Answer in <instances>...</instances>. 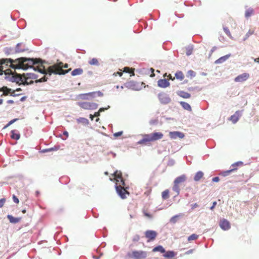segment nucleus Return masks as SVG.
<instances>
[{
	"mask_svg": "<svg viewBox=\"0 0 259 259\" xmlns=\"http://www.w3.org/2000/svg\"><path fill=\"white\" fill-rule=\"evenodd\" d=\"M158 98L161 104H167L170 102V97L165 93H160L158 95Z\"/></svg>",
	"mask_w": 259,
	"mask_h": 259,
	"instance_id": "nucleus-7",
	"label": "nucleus"
},
{
	"mask_svg": "<svg viewBox=\"0 0 259 259\" xmlns=\"http://www.w3.org/2000/svg\"><path fill=\"white\" fill-rule=\"evenodd\" d=\"M78 105L85 110H95L98 108V104L93 102H78Z\"/></svg>",
	"mask_w": 259,
	"mask_h": 259,
	"instance_id": "nucleus-6",
	"label": "nucleus"
},
{
	"mask_svg": "<svg viewBox=\"0 0 259 259\" xmlns=\"http://www.w3.org/2000/svg\"><path fill=\"white\" fill-rule=\"evenodd\" d=\"M157 235V232L153 230H148L145 232V236L146 238L148 239V242L154 240L156 238Z\"/></svg>",
	"mask_w": 259,
	"mask_h": 259,
	"instance_id": "nucleus-10",
	"label": "nucleus"
},
{
	"mask_svg": "<svg viewBox=\"0 0 259 259\" xmlns=\"http://www.w3.org/2000/svg\"><path fill=\"white\" fill-rule=\"evenodd\" d=\"M78 121L79 122H85V121H88V120L84 118H80L79 119H78Z\"/></svg>",
	"mask_w": 259,
	"mask_h": 259,
	"instance_id": "nucleus-51",
	"label": "nucleus"
},
{
	"mask_svg": "<svg viewBox=\"0 0 259 259\" xmlns=\"http://www.w3.org/2000/svg\"><path fill=\"white\" fill-rule=\"evenodd\" d=\"M8 218L9 219L11 223H16L19 221V219L18 218H14L10 215H8Z\"/></svg>",
	"mask_w": 259,
	"mask_h": 259,
	"instance_id": "nucleus-38",
	"label": "nucleus"
},
{
	"mask_svg": "<svg viewBox=\"0 0 259 259\" xmlns=\"http://www.w3.org/2000/svg\"><path fill=\"white\" fill-rule=\"evenodd\" d=\"M96 94H97L99 96H103V93L100 91H98L97 92H93L85 94H80L78 95V98L81 100H88L89 99V97L93 98Z\"/></svg>",
	"mask_w": 259,
	"mask_h": 259,
	"instance_id": "nucleus-8",
	"label": "nucleus"
},
{
	"mask_svg": "<svg viewBox=\"0 0 259 259\" xmlns=\"http://www.w3.org/2000/svg\"><path fill=\"white\" fill-rule=\"evenodd\" d=\"M82 73H83L82 69L79 68H76V69H74L71 72V75L72 76H76V75H80Z\"/></svg>",
	"mask_w": 259,
	"mask_h": 259,
	"instance_id": "nucleus-29",
	"label": "nucleus"
},
{
	"mask_svg": "<svg viewBox=\"0 0 259 259\" xmlns=\"http://www.w3.org/2000/svg\"><path fill=\"white\" fill-rule=\"evenodd\" d=\"M127 256L132 259H146L148 253L144 250H134L127 253Z\"/></svg>",
	"mask_w": 259,
	"mask_h": 259,
	"instance_id": "nucleus-4",
	"label": "nucleus"
},
{
	"mask_svg": "<svg viewBox=\"0 0 259 259\" xmlns=\"http://www.w3.org/2000/svg\"><path fill=\"white\" fill-rule=\"evenodd\" d=\"M157 251H159L161 253H164L165 252V249L161 245H158L157 246L155 247L152 249V252H155Z\"/></svg>",
	"mask_w": 259,
	"mask_h": 259,
	"instance_id": "nucleus-28",
	"label": "nucleus"
},
{
	"mask_svg": "<svg viewBox=\"0 0 259 259\" xmlns=\"http://www.w3.org/2000/svg\"><path fill=\"white\" fill-rule=\"evenodd\" d=\"M203 175L204 174L203 172L199 171L195 175L194 179L195 181H198L203 177Z\"/></svg>",
	"mask_w": 259,
	"mask_h": 259,
	"instance_id": "nucleus-30",
	"label": "nucleus"
},
{
	"mask_svg": "<svg viewBox=\"0 0 259 259\" xmlns=\"http://www.w3.org/2000/svg\"><path fill=\"white\" fill-rule=\"evenodd\" d=\"M152 141H156L162 138L163 135L160 132H155L150 134Z\"/></svg>",
	"mask_w": 259,
	"mask_h": 259,
	"instance_id": "nucleus-20",
	"label": "nucleus"
},
{
	"mask_svg": "<svg viewBox=\"0 0 259 259\" xmlns=\"http://www.w3.org/2000/svg\"><path fill=\"white\" fill-rule=\"evenodd\" d=\"M24 78H23L24 84L26 85L30 84L33 83V80L28 81V79H36L37 75L34 73H29L24 74Z\"/></svg>",
	"mask_w": 259,
	"mask_h": 259,
	"instance_id": "nucleus-9",
	"label": "nucleus"
},
{
	"mask_svg": "<svg viewBox=\"0 0 259 259\" xmlns=\"http://www.w3.org/2000/svg\"><path fill=\"white\" fill-rule=\"evenodd\" d=\"M250 77L249 74L248 73H243L238 75L234 79V81L236 82H242L247 80Z\"/></svg>",
	"mask_w": 259,
	"mask_h": 259,
	"instance_id": "nucleus-11",
	"label": "nucleus"
},
{
	"mask_svg": "<svg viewBox=\"0 0 259 259\" xmlns=\"http://www.w3.org/2000/svg\"><path fill=\"white\" fill-rule=\"evenodd\" d=\"M188 73L192 76H194L195 75V73L193 70H189Z\"/></svg>",
	"mask_w": 259,
	"mask_h": 259,
	"instance_id": "nucleus-52",
	"label": "nucleus"
},
{
	"mask_svg": "<svg viewBox=\"0 0 259 259\" xmlns=\"http://www.w3.org/2000/svg\"><path fill=\"white\" fill-rule=\"evenodd\" d=\"M177 95L185 99H188L191 97V95L189 93L183 91H178L177 92Z\"/></svg>",
	"mask_w": 259,
	"mask_h": 259,
	"instance_id": "nucleus-24",
	"label": "nucleus"
},
{
	"mask_svg": "<svg viewBox=\"0 0 259 259\" xmlns=\"http://www.w3.org/2000/svg\"><path fill=\"white\" fill-rule=\"evenodd\" d=\"M40 61V59H31L21 57L15 60L11 59H0V75H2L4 69L10 66L14 69H22L24 70L29 68L34 69V65L36 64Z\"/></svg>",
	"mask_w": 259,
	"mask_h": 259,
	"instance_id": "nucleus-1",
	"label": "nucleus"
},
{
	"mask_svg": "<svg viewBox=\"0 0 259 259\" xmlns=\"http://www.w3.org/2000/svg\"><path fill=\"white\" fill-rule=\"evenodd\" d=\"M172 190L175 191L177 194H179L180 192V188L179 185L174 183V186L172 187Z\"/></svg>",
	"mask_w": 259,
	"mask_h": 259,
	"instance_id": "nucleus-40",
	"label": "nucleus"
},
{
	"mask_svg": "<svg viewBox=\"0 0 259 259\" xmlns=\"http://www.w3.org/2000/svg\"><path fill=\"white\" fill-rule=\"evenodd\" d=\"M13 199L14 202H15L17 204L19 203V201L18 198L14 195L13 196Z\"/></svg>",
	"mask_w": 259,
	"mask_h": 259,
	"instance_id": "nucleus-44",
	"label": "nucleus"
},
{
	"mask_svg": "<svg viewBox=\"0 0 259 259\" xmlns=\"http://www.w3.org/2000/svg\"><path fill=\"white\" fill-rule=\"evenodd\" d=\"M220 180V179L219 177H214L213 179H212V181L214 182H219Z\"/></svg>",
	"mask_w": 259,
	"mask_h": 259,
	"instance_id": "nucleus-54",
	"label": "nucleus"
},
{
	"mask_svg": "<svg viewBox=\"0 0 259 259\" xmlns=\"http://www.w3.org/2000/svg\"><path fill=\"white\" fill-rule=\"evenodd\" d=\"M230 56V55H227L224 56H223V57L220 58L219 59H218V60H217L214 63L215 64L222 63L225 62L226 60H227Z\"/></svg>",
	"mask_w": 259,
	"mask_h": 259,
	"instance_id": "nucleus-26",
	"label": "nucleus"
},
{
	"mask_svg": "<svg viewBox=\"0 0 259 259\" xmlns=\"http://www.w3.org/2000/svg\"><path fill=\"white\" fill-rule=\"evenodd\" d=\"M169 137L171 139H176L177 138H179L180 139H183L185 135L183 133L180 132H170L169 133Z\"/></svg>",
	"mask_w": 259,
	"mask_h": 259,
	"instance_id": "nucleus-13",
	"label": "nucleus"
},
{
	"mask_svg": "<svg viewBox=\"0 0 259 259\" xmlns=\"http://www.w3.org/2000/svg\"><path fill=\"white\" fill-rule=\"evenodd\" d=\"M5 202L6 199L5 198H2L0 199V207H2L4 206Z\"/></svg>",
	"mask_w": 259,
	"mask_h": 259,
	"instance_id": "nucleus-43",
	"label": "nucleus"
},
{
	"mask_svg": "<svg viewBox=\"0 0 259 259\" xmlns=\"http://www.w3.org/2000/svg\"><path fill=\"white\" fill-rule=\"evenodd\" d=\"M104 110H105V108H100V109L99 110V111H99L100 112H102V111H104Z\"/></svg>",
	"mask_w": 259,
	"mask_h": 259,
	"instance_id": "nucleus-59",
	"label": "nucleus"
},
{
	"mask_svg": "<svg viewBox=\"0 0 259 259\" xmlns=\"http://www.w3.org/2000/svg\"><path fill=\"white\" fill-rule=\"evenodd\" d=\"M175 76L177 79L180 80H182L184 78V75L182 71H178L176 72L175 74Z\"/></svg>",
	"mask_w": 259,
	"mask_h": 259,
	"instance_id": "nucleus-34",
	"label": "nucleus"
},
{
	"mask_svg": "<svg viewBox=\"0 0 259 259\" xmlns=\"http://www.w3.org/2000/svg\"><path fill=\"white\" fill-rule=\"evenodd\" d=\"M21 89H20V88H18V89H17L16 90H13V91H12V92L11 93V96H16L17 95L15 94V92L16 91H21Z\"/></svg>",
	"mask_w": 259,
	"mask_h": 259,
	"instance_id": "nucleus-48",
	"label": "nucleus"
},
{
	"mask_svg": "<svg viewBox=\"0 0 259 259\" xmlns=\"http://www.w3.org/2000/svg\"><path fill=\"white\" fill-rule=\"evenodd\" d=\"M0 92H3V95L7 96L9 94H11L12 90L11 89L8 88L7 87L4 86L2 88H0Z\"/></svg>",
	"mask_w": 259,
	"mask_h": 259,
	"instance_id": "nucleus-25",
	"label": "nucleus"
},
{
	"mask_svg": "<svg viewBox=\"0 0 259 259\" xmlns=\"http://www.w3.org/2000/svg\"><path fill=\"white\" fill-rule=\"evenodd\" d=\"M54 150V148H49V149H46L44 150L43 152H49V151H53Z\"/></svg>",
	"mask_w": 259,
	"mask_h": 259,
	"instance_id": "nucleus-53",
	"label": "nucleus"
},
{
	"mask_svg": "<svg viewBox=\"0 0 259 259\" xmlns=\"http://www.w3.org/2000/svg\"><path fill=\"white\" fill-rule=\"evenodd\" d=\"M239 163V162H237V163H235L232 164V166L233 168H232V169H231L230 170L224 171L222 172V175L224 177L228 176L230 172L235 170L237 169L236 166L238 165Z\"/></svg>",
	"mask_w": 259,
	"mask_h": 259,
	"instance_id": "nucleus-21",
	"label": "nucleus"
},
{
	"mask_svg": "<svg viewBox=\"0 0 259 259\" xmlns=\"http://www.w3.org/2000/svg\"><path fill=\"white\" fill-rule=\"evenodd\" d=\"M47 81V78L45 76H44V77L40 78L39 79L36 80V82H44V81Z\"/></svg>",
	"mask_w": 259,
	"mask_h": 259,
	"instance_id": "nucleus-47",
	"label": "nucleus"
},
{
	"mask_svg": "<svg viewBox=\"0 0 259 259\" xmlns=\"http://www.w3.org/2000/svg\"><path fill=\"white\" fill-rule=\"evenodd\" d=\"M224 30L225 32V33L227 34V35L229 36L230 37H231V33L228 29V27H224Z\"/></svg>",
	"mask_w": 259,
	"mask_h": 259,
	"instance_id": "nucleus-42",
	"label": "nucleus"
},
{
	"mask_svg": "<svg viewBox=\"0 0 259 259\" xmlns=\"http://www.w3.org/2000/svg\"><path fill=\"white\" fill-rule=\"evenodd\" d=\"M182 215H183L182 214H179L178 215H174L170 219V222L172 224H175L178 221V219L180 217H182Z\"/></svg>",
	"mask_w": 259,
	"mask_h": 259,
	"instance_id": "nucleus-33",
	"label": "nucleus"
},
{
	"mask_svg": "<svg viewBox=\"0 0 259 259\" xmlns=\"http://www.w3.org/2000/svg\"><path fill=\"white\" fill-rule=\"evenodd\" d=\"M12 135L11 138L15 140H18L20 139V135L18 133H16L15 132V131H11Z\"/></svg>",
	"mask_w": 259,
	"mask_h": 259,
	"instance_id": "nucleus-35",
	"label": "nucleus"
},
{
	"mask_svg": "<svg viewBox=\"0 0 259 259\" xmlns=\"http://www.w3.org/2000/svg\"><path fill=\"white\" fill-rule=\"evenodd\" d=\"M122 74V72L120 71H118L117 72H115L113 73V75L114 76H116L117 75H119L120 76H121Z\"/></svg>",
	"mask_w": 259,
	"mask_h": 259,
	"instance_id": "nucleus-50",
	"label": "nucleus"
},
{
	"mask_svg": "<svg viewBox=\"0 0 259 259\" xmlns=\"http://www.w3.org/2000/svg\"><path fill=\"white\" fill-rule=\"evenodd\" d=\"M169 79L174 80V78H172V76L170 74H169L167 76Z\"/></svg>",
	"mask_w": 259,
	"mask_h": 259,
	"instance_id": "nucleus-60",
	"label": "nucleus"
},
{
	"mask_svg": "<svg viewBox=\"0 0 259 259\" xmlns=\"http://www.w3.org/2000/svg\"><path fill=\"white\" fill-rule=\"evenodd\" d=\"M253 10L251 8L248 9L245 11V16L246 18H248L253 14Z\"/></svg>",
	"mask_w": 259,
	"mask_h": 259,
	"instance_id": "nucleus-32",
	"label": "nucleus"
},
{
	"mask_svg": "<svg viewBox=\"0 0 259 259\" xmlns=\"http://www.w3.org/2000/svg\"><path fill=\"white\" fill-rule=\"evenodd\" d=\"M191 53H192V51L190 50L187 52L186 54H187V55L189 56L191 54Z\"/></svg>",
	"mask_w": 259,
	"mask_h": 259,
	"instance_id": "nucleus-58",
	"label": "nucleus"
},
{
	"mask_svg": "<svg viewBox=\"0 0 259 259\" xmlns=\"http://www.w3.org/2000/svg\"><path fill=\"white\" fill-rule=\"evenodd\" d=\"M63 134L64 135H65L66 137H68V133L67 132L65 131V132H64L63 133Z\"/></svg>",
	"mask_w": 259,
	"mask_h": 259,
	"instance_id": "nucleus-61",
	"label": "nucleus"
},
{
	"mask_svg": "<svg viewBox=\"0 0 259 259\" xmlns=\"http://www.w3.org/2000/svg\"><path fill=\"white\" fill-rule=\"evenodd\" d=\"M5 74L7 76L6 77L8 78L9 80L12 82H15L19 84H22L26 85L24 84L23 80V78H24V74L23 75L18 74L16 72H13L10 69H6Z\"/></svg>",
	"mask_w": 259,
	"mask_h": 259,
	"instance_id": "nucleus-3",
	"label": "nucleus"
},
{
	"mask_svg": "<svg viewBox=\"0 0 259 259\" xmlns=\"http://www.w3.org/2000/svg\"><path fill=\"white\" fill-rule=\"evenodd\" d=\"M122 133H123L122 132H118L115 133L114 134V136L115 137H118L119 136H120L122 134Z\"/></svg>",
	"mask_w": 259,
	"mask_h": 259,
	"instance_id": "nucleus-46",
	"label": "nucleus"
},
{
	"mask_svg": "<svg viewBox=\"0 0 259 259\" xmlns=\"http://www.w3.org/2000/svg\"><path fill=\"white\" fill-rule=\"evenodd\" d=\"M186 180V176L185 175H182L177 177L174 181V183L178 185L184 183Z\"/></svg>",
	"mask_w": 259,
	"mask_h": 259,
	"instance_id": "nucleus-22",
	"label": "nucleus"
},
{
	"mask_svg": "<svg viewBox=\"0 0 259 259\" xmlns=\"http://www.w3.org/2000/svg\"><path fill=\"white\" fill-rule=\"evenodd\" d=\"M254 30L253 29H250L246 34L245 37L244 38V40L248 38L250 35L254 33Z\"/></svg>",
	"mask_w": 259,
	"mask_h": 259,
	"instance_id": "nucleus-41",
	"label": "nucleus"
},
{
	"mask_svg": "<svg viewBox=\"0 0 259 259\" xmlns=\"http://www.w3.org/2000/svg\"><path fill=\"white\" fill-rule=\"evenodd\" d=\"M89 64L91 65L98 66L99 65V62L97 58H92L89 61Z\"/></svg>",
	"mask_w": 259,
	"mask_h": 259,
	"instance_id": "nucleus-31",
	"label": "nucleus"
},
{
	"mask_svg": "<svg viewBox=\"0 0 259 259\" xmlns=\"http://www.w3.org/2000/svg\"><path fill=\"white\" fill-rule=\"evenodd\" d=\"M150 70L151 72V74L150 75V76L151 77L155 76V74L154 73V69L151 68Z\"/></svg>",
	"mask_w": 259,
	"mask_h": 259,
	"instance_id": "nucleus-49",
	"label": "nucleus"
},
{
	"mask_svg": "<svg viewBox=\"0 0 259 259\" xmlns=\"http://www.w3.org/2000/svg\"><path fill=\"white\" fill-rule=\"evenodd\" d=\"M39 61L38 65L34 67V70L42 74H47L48 73L51 75L52 73L56 74H65L71 70V69L68 70H63V68H68V65L65 64L64 66L63 63L60 62L59 64H55L53 66H50L47 70H46L45 66L42 65V62L41 59Z\"/></svg>",
	"mask_w": 259,
	"mask_h": 259,
	"instance_id": "nucleus-2",
	"label": "nucleus"
},
{
	"mask_svg": "<svg viewBox=\"0 0 259 259\" xmlns=\"http://www.w3.org/2000/svg\"><path fill=\"white\" fill-rule=\"evenodd\" d=\"M241 116V112L240 111H237L230 117V120H231L233 123H235L238 121Z\"/></svg>",
	"mask_w": 259,
	"mask_h": 259,
	"instance_id": "nucleus-15",
	"label": "nucleus"
},
{
	"mask_svg": "<svg viewBox=\"0 0 259 259\" xmlns=\"http://www.w3.org/2000/svg\"><path fill=\"white\" fill-rule=\"evenodd\" d=\"M3 102V100L2 99H0V105H1Z\"/></svg>",
	"mask_w": 259,
	"mask_h": 259,
	"instance_id": "nucleus-64",
	"label": "nucleus"
},
{
	"mask_svg": "<svg viewBox=\"0 0 259 259\" xmlns=\"http://www.w3.org/2000/svg\"><path fill=\"white\" fill-rule=\"evenodd\" d=\"M90 118L91 119V120H93V119H94V115H92V114H90Z\"/></svg>",
	"mask_w": 259,
	"mask_h": 259,
	"instance_id": "nucleus-63",
	"label": "nucleus"
},
{
	"mask_svg": "<svg viewBox=\"0 0 259 259\" xmlns=\"http://www.w3.org/2000/svg\"><path fill=\"white\" fill-rule=\"evenodd\" d=\"M198 237V235L195 234L191 235L188 238L189 241L196 240Z\"/></svg>",
	"mask_w": 259,
	"mask_h": 259,
	"instance_id": "nucleus-39",
	"label": "nucleus"
},
{
	"mask_svg": "<svg viewBox=\"0 0 259 259\" xmlns=\"http://www.w3.org/2000/svg\"><path fill=\"white\" fill-rule=\"evenodd\" d=\"M157 84L160 88H165L169 85V82L166 79H161L158 81Z\"/></svg>",
	"mask_w": 259,
	"mask_h": 259,
	"instance_id": "nucleus-19",
	"label": "nucleus"
},
{
	"mask_svg": "<svg viewBox=\"0 0 259 259\" xmlns=\"http://www.w3.org/2000/svg\"><path fill=\"white\" fill-rule=\"evenodd\" d=\"M124 186H123L120 183L118 185L117 183H116V192L122 199L126 198V195H130V193L127 191L126 188H124Z\"/></svg>",
	"mask_w": 259,
	"mask_h": 259,
	"instance_id": "nucleus-5",
	"label": "nucleus"
},
{
	"mask_svg": "<svg viewBox=\"0 0 259 259\" xmlns=\"http://www.w3.org/2000/svg\"><path fill=\"white\" fill-rule=\"evenodd\" d=\"M100 112L99 111H98V112H96L95 113L94 116L98 117V116H100Z\"/></svg>",
	"mask_w": 259,
	"mask_h": 259,
	"instance_id": "nucleus-57",
	"label": "nucleus"
},
{
	"mask_svg": "<svg viewBox=\"0 0 259 259\" xmlns=\"http://www.w3.org/2000/svg\"><path fill=\"white\" fill-rule=\"evenodd\" d=\"M123 72L130 73V76L134 75V71L130 69L129 67H126L124 68Z\"/></svg>",
	"mask_w": 259,
	"mask_h": 259,
	"instance_id": "nucleus-36",
	"label": "nucleus"
},
{
	"mask_svg": "<svg viewBox=\"0 0 259 259\" xmlns=\"http://www.w3.org/2000/svg\"><path fill=\"white\" fill-rule=\"evenodd\" d=\"M143 213L145 217H148L150 219L152 218V215L151 214L148 213V212H147L146 211H143Z\"/></svg>",
	"mask_w": 259,
	"mask_h": 259,
	"instance_id": "nucleus-45",
	"label": "nucleus"
},
{
	"mask_svg": "<svg viewBox=\"0 0 259 259\" xmlns=\"http://www.w3.org/2000/svg\"><path fill=\"white\" fill-rule=\"evenodd\" d=\"M7 102L9 104H12L14 103V101L12 100H9L7 101Z\"/></svg>",
	"mask_w": 259,
	"mask_h": 259,
	"instance_id": "nucleus-55",
	"label": "nucleus"
},
{
	"mask_svg": "<svg viewBox=\"0 0 259 259\" xmlns=\"http://www.w3.org/2000/svg\"><path fill=\"white\" fill-rule=\"evenodd\" d=\"M124 86L125 88L134 90H137L138 87L136 84V83L135 81H127L126 83L124 84Z\"/></svg>",
	"mask_w": 259,
	"mask_h": 259,
	"instance_id": "nucleus-17",
	"label": "nucleus"
},
{
	"mask_svg": "<svg viewBox=\"0 0 259 259\" xmlns=\"http://www.w3.org/2000/svg\"><path fill=\"white\" fill-rule=\"evenodd\" d=\"M153 142L151 138V134L145 135L142 140L138 142L139 144H146L147 142Z\"/></svg>",
	"mask_w": 259,
	"mask_h": 259,
	"instance_id": "nucleus-16",
	"label": "nucleus"
},
{
	"mask_svg": "<svg viewBox=\"0 0 259 259\" xmlns=\"http://www.w3.org/2000/svg\"><path fill=\"white\" fill-rule=\"evenodd\" d=\"M220 226L224 230H228L231 227L230 222L226 219H223L220 221Z\"/></svg>",
	"mask_w": 259,
	"mask_h": 259,
	"instance_id": "nucleus-14",
	"label": "nucleus"
},
{
	"mask_svg": "<svg viewBox=\"0 0 259 259\" xmlns=\"http://www.w3.org/2000/svg\"><path fill=\"white\" fill-rule=\"evenodd\" d=\"M177 255V253L174 251H165L163 255V256L165 259H172Z\"/></svg>",
	"mask_w": 259,
	"mask_h": 259,
	"instance_id": "nucleus-18",
	"label": "nucleus"
},
{
	"mask_svg": "<svg viewBox=\"0 0 259 259\" xmlns=\"http://www.w3.org/2000/svg\"><path fill=\"white\" fill-rule=\"evenodd\" d=\"M26 50V49L25 46L23 45L22 43H18L16 47L15 52L21 53L25 51Z\"/></svg>",
	"mask_w": 259,
	"mask_h": 259,
	"instance_id": "nucleus-23",
	"label": "nucleus"
},
{
	"mask_svg": "<svg viewBox=\"0 0 259 259\" xmlns=\"http://www.w3.org/2000/svg\"><path fill=\"white\" fill-rule=\"evenodd\" d=\"M217 204V202L214 201L213 202L212 206L210 207V209L212 210Z\"/></svg>",
	"mask_w": 259,
	"mask_h": 259,
	"instance_id": "nucleus-56",
	"label": "nucleus"
},
{
	"mask_svg": "<svg viewBox=\"0 0 259 259\" xmlns=\"http://www.w3.org/2000/svg\"><path fill=\"white\" fill-rule=\"evenodd\" d=\"M180 104L184 109L189 111H191L192 110L190 105L187 102H180Z\"/></svg>",
	"mask_w": 259,
	"mask_h": 259,
	"instance_id": "nucleus-27",
	"label": "nucleus"
},
{
	"mask_svg": "<svg viewBox=\"0 0 259 259\" xmlns=\"http://www.w3.org/2000/svg\"><path fill=\"white\" fill-rule=\"evenodd\" d=\"M254 61L259 63V57L254 59Z\"/></svg>",
	"mask_w": 259,
	"mask_h": 259,
	"instance_id": "nucleus-62",
	"label": "nucleus"
},
{
	"mask_svg": "<svg viewBox=\"0 0 259 259\" xmlns=\"http://www.w3.org/2000/svg\"><path fill=\"white\" fill-rule=\"evenodd\" d=\"M114 179L116 181V183L118 184V185L120 183L123 186H125V182L124 180L123 179L122 177V174L120 171H116L114 174Z\"/></svg>",
	"mask_w": 259,
	"mask_h": 259,
	"instance_id": "nucleus-12",
	"label": "nucleus"
},
{
	"mask_svg": "<svg viewBox=\"0 0 259 259\" xmlns=\"http://www.w3.org/2000/svg\"><path fill=\"white\" fill-rule=\"evenodd\" d=\"M162 198L163 199H167L169 198V190H165L162 193Z\"/></svg>",
	"mask_w": 259,
	"mask_h": 259,
	"instance_id": "nucleus-37",
	"label": "nucleus"
}]
</instances>
